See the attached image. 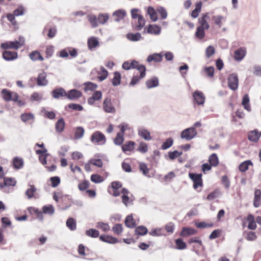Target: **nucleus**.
Segmentation results:
<instances>
[{
  "mask_svg": "<svg viewBox=\"0 0 261 261\" xmlns=\"http://www.w3.org/2000/svg\"><path fill=\"white\" fill-rule=\"evenodd\" d=\"M51 95L54 98L59 99L61 97L66 96V92L63 88H60L54 90Z\"/></svg>",
  "mask_w": 261,
  "mask_h": 261,
  "instance_id": "aec40b11",
  "label": "nucleus"
},
{
  "mask_svg": "<svg viewBox=\"0 0 261 261\" xmlns=\"http://www.w3.org/2000/svg\"><path fill=\"white\" fill-rule=\"evenodd\" d=\"M164 54L162 53L157 54L155 53L152 55L148 56L147 58V61L149 63L151 62H160L162 61Z\"/></svg>",
  "mask_w": 261,
  "mask_h": 261,
  "instance_id": "dca6fc26",
  "label": "nucleus"
},
{
  "mask_svg": "<svg viewBox=\"0 0 261 261\" xmlns=\"http://www.w3.org/2000/svg\"><path fill=\"white\" fill-rule=\"evenodd\" d=\"M175 243L177 249L183 250L187 248L186 243L180 238L175 240Z\"/></svg>",
  "mask_w": 261,
  "mask_h": 261,
  "instance_id": "a18cd8bd",
  "label": "nucleus"
},
{
  "mask_svg": "<svg viewBox=\"0 0 261 261\" xmlns=\"http://www.w3.org/2000/svg\"><path fill=\"white\" fill-rule=\"evenodd\" d=\"M13 163L14 168L19 169L23 165V161L21 159L16 157L13 159Z\"/></svg>",
  "mask_w": 261,
  "mask_h": 261,
  "instance_id": "4d7b16f0",
  "label": "nucleus"
},
{
  "mask_svg": "<svg viewBox=\"0 0 261 261\" xmlns=\"http://www.w3.org/2000/svg\"><path fill=\"white\" fill-rule=\"evenodd\" d=\"M139 166L140 171H141L144 175L149 176L148 175L149 169L145 163H141L139 164Z\"/></svg>",
  "mask_w": 261,
  "mask_h": 261,
  "instance_id": "de8ad7c7",
  "label": "nucleus"
},
{
  "mask_svg": "<svg viewBox=\"0 0 261 261\" xmlns=\"http://www.w3.org/2000/svg\"><path fill=\"white\" fill-rule=\"evenodd\" d=\"M1 96L6 101H16L19 97L18 94L14 92H12L7 89H4L1 91Z\"/></svg>",
  "mask_w": 261,
  "mask_h": 261,
  "instance_id": "39448f33",
  "label": "nucleus"
},
{
  "mask_svg": "<svg viewBox=\"0 0 261 261\" xmlns=\"http://www.w3.org/2000/svg\"><path fill=\"white\" fill-rule=\"evenodd\" d=\"M3 58L6 61H12L17 58V52L5 50L2 54Z\"/></svg>",
  "mask_w": 261,
  "mask_h": 261,
  "instance_id": "ddd939ff",
  "label": "nucleus"
},
{
  "mask_svg": "<svg viewBox=\"0 0 261 261\" xmlns=\"http://www.w3.org/2000/svg\"><path fill=\"white\" fill-rule=\"evenodd\" d=\"M213 20L214 21L215 23L220 28L222 25V21L224 20L225 18L222 16H214Z\"/></svg>",
  "mask_w": 261,
  "mask_h": 261,
  "instance_id": "052dcab7",
  "label": "nucleus"
},
{
  "mask_svg": "<svg viewBox=\"0 0 261 261\" xmlns=\"http://www.w3.org/2000/svg\"><path fill=\"white\" fill-rule=\"evenodd\" d=\"M136 64L133 65V69H136L141 74V77H144L146 75V67L145 66L140 64L138 61H136Z\"/></svg>",
  "mask_w": 261,
  "mask_h": 261,
  "instance_id": "5701e85b",
  "label": "nucleus"
},
{
  "mask_svg": "<svg viewBox=\"0 0 261 261\" xmlns=\"http://www.w3.org/2000/svg\"><path fill=\"white\" fill-rule=\"evenodd\" d=\"M125 15L126 12L124 10H118L113 14L114 20L116 21H119L123 19Z\"/></svg>",
  "mask_w": 261,
  "mask_h": 261,
  "instance_id": "4be33fe9",
  "label": "nucleus"
},
{
  "mask_svg": "<svg viewBox=\"0 0 261 261\" xmlns=\"http://www.w3.org/2000/svg\"><path fill=\"white\" fill-rule=\"evenodd\" d=\"M30 58L33 61L40 60L42 61L44 60L43 57L41 56L40 53L37 50L32 51L30 54Z\"/></svg>",
  "mask_w": 261,
  "mask_h": 261,
  "instance_id": "58836bf2",
  "label": "nucleus"
},
{
  "mask_svg": "<svg viewBox=\"0 0 261 261\" xmlns=\"http://www.w3.org/2000/svg\"><path fill=\"white\" fill-rule=\"evenodd\" d=\"M127 38L128 40L132 41H137L140 40L142 36L139 33H136L135 34L133 33H128L127 34Z\"/></svg>",
  "mask_w": 261,
  "mask_h": 261,
  "instance_id": "37998d69",
  "label": "nucleus"
},
{
  "mask_svg": "<svg viewBox=\"0 0 261 261\" xmlns=\"http://www.w3.org/2000/svg\"><path fill=\"white\" fill-rule=\"evenodd\" d=\"M146 85L149 89L156 87L159 85V80L156 77H152L150 79L147 80Z\"/></svg>",
  "mask_w": 261,
  "mask_h": 261,
  "instance_id": "2f4dec72",
  "label": "nucleus"
},
{
  "mask_svg": "<svg viewBox=\"0 0 261 261\" xmlns=\"http://www.w3.org/2000/svg\"><path fill=\"white\" fill-rule=\"evenodd\" d=\"M173 140L172 138H168L162 145V149H167L170 147L173 144Z\"/></svg>",
  "mask_w": 261,
  "mask_h": 261,
  "instance_id": "0e129e2a",
  "label": "nucleus"
},
{
  "mask_svg": "<svg viewBox=\"0 0 261 261\" xmlns=\"http://www.w3.org/2000/svg\"><path fill=\"white\" fill-rule=\"evenodd\" d=\"M103 180V177L98 174H92L91 176V180L94 183H100Z\"/></svg>",
  "mask_w": 261,
  "mask_h": 261,
  "instance_id": "bf43d9fd",
  "label": "nucleus"
},
{
  "mask_svg": "<svg viewBox=\"0 0 261 261\" xmlns=\"http://www.w3.org/2000/svg\"><path fill=\"white\" fill-rule=\"evenodd\" d=\"M136 143L132 141H127L122 145V151L126 153L127 151L131 152L134 150Z\"/></svg>",
  "mask_w": 261,
  "mask_h": 261,
  "instance_id": "412c9836",
  "label": "nucleus"
},
{
  "mask_svg": "<svg viewBox=\"0 0 261 261\" xmlns=\"http://www.w3.org/2000/svg\"><path fill=\"white\" fill-rule=\"evenodd\" d=\"M239 79L238 75L236 73L230 74L228 78V86L229 88L236 90L238 88Z\"/></svg>",
  "mask_w": 261,
  "mask_h": 261,
  "instance_id": "6e6552de",
  "label": "nucleus"
},
{
  "mask_svg": "<svg viewBox=\"0 0 261 261\" xmlns=\"http://www.w3.org/2000/svg\"><path fill=\"white\" fill-rule=\"evenodd\" d=\"M205 29L202 27H198L197 31L196 32V36L199 39H203L204 37L205 34L204 30Z\"/></svg>",
  "mask_w": 261,
  "mask_h": 261,
  "instance_id": "69168bd1",
  "label": "nucleus"
},
{
  "mask_svg": "<svg viewBox=\"0 0 261 261\" xmlns=\"http://www.w3.org/2000/svg\"><path fill=\"white\" fill-rule=\"evenodd\" d=\"M98 21L100 24L105 23L109 19V16L107 14H100L98 15Z\"/></svg>",
  "mask_w": 261,
  "mask_h": 261,
  "instance_id": "680f3d73",
  "label": "nucleus"
},
{
  "mask_svg": "<svg viewBox=\"0 0 261 261\" xmlns=\"http://www.w3.org/2000/svg\"><path fill=\"white\" fill-rule=\"evenodd\" d=\"M123 227L122 224H116L112 227V231L117 235L120 234L123 231Z\"/></svg>",
  "mask_w": 261,
  "mask_h": 261,
  "instance_id": "864d4df0",
  "label": "nucleus"
},
{
  "mask_svg": "<svg viewBox=\"0 0 261 261\" xmlns=\"http://www.w3.org/2000/svg\"><path fill=\"white\" fill-rule=\"evenodd\" d=\"M89 187V182L88 180H84L78 185V188L80 191H83L88 189Z\"/></svg>",
  "mask_w": 261,
  "mask_h": 261,
  "instance_id": "338daca9",
  "label": "nucleus"
},
{
  "mask_svg": "<svg viewBox=\"0 0 261 261\" xmlns=\"http://www.w3.org/2000/svg\"><path fill=\"white\" fill-rule=\"evenodd\" d=\"M197 230L191 227H182L181 231L180 232V236L182 237H188L192 235L195 234L197 233Z\"/></svg>",
  "mask_w": 261,
  "mask_h": 261,
  "instance_id": "f8f14e48",
  "label": "nucleus"
},
{
  "mask_svg": "<svg viewBox=\"0 0 261 261\" xmlns=\"http://www.w3.org/2000/svg\"><path fill=\"white\" fill-rule=\"evenodd\" d=\"M125 226L129 228H134L136 227V223L132 215L127 216L125 219Z\"/></svg>",
  "mask_w": 261,
  "mask_h": 261,
  "instance_id": "473e14b6",
  "label": "nucleus"
},
{
  "mask_svg": "<svg viewBox=\"0 0 261 261\" xmlns=\"http://www.w3.org/2000/svg\"><path fill=\"white\" fill-rule=\"evenodd\" d=\"M87 236L92 238H97L99 236V231L96 229H89L86 231Z\"/></svg>",
  "mask_w": 261,
  "mask_h": 261,
  "instance_id": "6e6d98bb",
  "label": "nucleus"
},
{
  "mask_svg": "<svg viewBox=\"0 0 261 261\" xmlns=\"http://www.w3.org/2000/svg\"><path fill=\"white\" fill-rule=\"evenodd\" d=\"M208 162L213 167L217 166L219 164V161L217 154L214 153L210 155Z\"/></svg>",
  "mask_w": 261,
  "mask_h": 261,
  "instance_id": "72a5a7b5",
  "label": "nucleus"
},
{
  "mask_svg": "<svg viewBox=\"0 0 261 261\" xmlns=\"http://www.w3.org/2000/svg\"><path fill=\"white\" fill-rule=\"evenodd\" d=\"M202 2L201 1L197 3L195 6V8L194 10H193L191 12V16L193 18H196L198 17L199 13L201 11V9L202 8Z\"/></svg>",
  "mask_w": 261,
  "mask_h": 261,
  "instance_id": "e433bc0d",
  "label": "nucleus"
},
{
  "mask_svg": "<svg viewBox=\"0 0 261 261\" xmlns=\"http://www.w3.org/2000/svg\"><path fill=\"white\" fill-rule=\"evenodd\" d=\"M136 60H132L124 62L122 64V68L125 70H129L133 68V65L136 64Z\"/></svg>",
  "mask_w": 261,
  "mask_h": 261,
  "instance_id": "5fc2aeb1",
  "label": "nucleus"
},
{
  "mask_svg": "<svg viewBox=\"0 0 261 261\" xmlns=\"http://www.w3.org/2000/svg\"><path fill=\"white\" fill-rule=\"evenodd\" d=\"M99 41L96 37H92L88 39L87 44L89 49L92 50L99 45Z\"/></svg>",
  "mask_w": 261,
  "mask_h": 261,
  "instance_id": "bb28decb",
  "label": "nucleus"
},
{
  "mask_svg": "<svg viewBox=\"0 0 261 261\" xmlns=\"http://www.w3.org/2000/svg\"><path fill=\"white\" fill-rule=\"evenodd\" d=\"M24 45V39L22 37H19V41H7L2 43L1 44V48L3 49L7 50L9 49H13L17 50L21 46Z\"/></svg>",
  "mask_w": 261,
  "mask_h": 261,
  "instance_id": "f257e3e1",
  "label": "nucleus"
},
{
  "mask_svg": "<svg viewBox=\"0 0 261 261\" xmlns=\"http://www.w3.org/2000/svg\"><path fill=\"white\" fill-rule=\"evenodd\" d=\"M246 54V49L244 47H240L234 51V58L236 61H240L244 58Z\"/></svg>",
  "mask_w": 261,
  "mask_h": 261,
  "instance_id": "2eb2a0df",
  "label": "nucleus"
},
{
  "mask_svg": "<svg viewBox=\"0 0 261 261\" xmlns=\"http://www.w3.org/2000/svg\"><path fill=\"white\" fill-rule=\"evenodd\" d=\"M42 211L43 214L53 215L54 213V207L51 205H45L42 207Z\"/></svg>",
  "mask_w": 261,
  "mask_h": 261,
  "instance_id": "09e8293b",
  "label": "nucleus"
},
{
  "mask_svg": "<svg viewBox=\"0 0 261 261\" xmlns=\"http://www.w3.org/2000/svg\"><path fill=\"white\" fill-rule=\"evenodd\" d=\"M208 19L209 17L208 16L207 13L203 14L202 17L199 19V22L201 24L200 26L199 27H202L203 28H204L206 30L208 29L210 26L207 22V19Z\"/></svg>",
  "mask_w": 261,
  "mask_h": 261,
  "instance_id": "c756f323",
  "label": "nucleus"
},
{
  "mask_svg": "<svg viewBox=\"0 0 261 261\" xmlns=\"http://www.w3.org/2000/svg\"><path fill=\"white\" fill-rule=\"evenodd\" d=\"M189 177L193 182V188L198 192L201 191V189L198 190V188H201L203 186L202 174L190 172L189 173Z\"/></svg>",
  "mask_w": 261,
  "mask_h": 261,
  "instance_id": "7ed1b4c3",
  "label": "nucleus"
},
{
  "mask_svg": "<svg viewBox=\"0 0 261 261\" xmlns=\"http://www.w3.org/2000/svg\"><path fill=\"white\" fill-rule=\"evenodd\" d=\"M88 19L90 22L92 28H96L98 25V21L97 18L93 15H89Z\"/></svg>",
  "mask_w": 261,
  "mask_h": 261,
  "instance_id": "49530a36",
  "label": "nucleus"
},
{
  "mask_svg": "<svg viewBox=\"0 0 261 261\" xmlns=\"http://www.w3.org/2000/svg\"><path fill=\"white\" fill-rule=\"evenodd\" d=\"M121 74L118 71H115L114 73V77L112 79V85L114 86L119 85L121 83Z\"/></svg>",
  "mask_w": 261,
  "mask_h": 261,
  "instance_id": "f704fd0d",
  "label": "nucleus"
},
{
  "mask_svg": "<svg viewBox=\"0 0 261 261\" xmlns=\"http://www.w3.org/2000/svg\"><path fill=\"white\" fill-rule=\"evenodd\" d=\"M99 74H100V75L98 77V79L100 81H102L107 77L108 72L104 67H101Z\"/></svg>",
  "mask_w": 261,
  "mask_h": 261,
  "instance_id": "603ef678",
  "label": "nucleus"
},
{
  "mask_svg": "<svg viewBox=\"0 0 261 261\" xmlns=\"http://www.w3.org/2000/svg\"><path fill=\"white\" fill-rule=\"evenodd\" d=\"M260 136L261 132H259L257 129H255L248 133V139L251 142H256L258 141Z\"/></svg>",
  "mask_w": 261,
  "mask_h": 261,
  "instance_id": "9b49d317",
  "label": "nucleus"
},
{
  "mask_svg": "<svg viewBox=\"0 0 261 261\" xmlns=\"http://www.w3.org/2000/svg\"><path fill=\"white\" fill-rule=\"evenodd\" d=\"M82 95L81 92L75 89L71 90L66 93V97L71 100L77 99L81 97Z\"/></svg>",
  "mask_w": 261,
  "mask_h": 261,
  "instance_id": "a211bd4d",
  "label": "nucleus"
},
{
  "mask_svg": "<svg viewBox=\"0 0 261 261\" xmlns=\"http://www.w3.org/2000/svg\"><path fill=\"white\" fill-rule=\"evenodd\" d=\"M249 101L250 99L248 95L247 94H244L243 97L242 105L243 106L244 109L248 112L251 110Z\"/></svg>",
  "mask_w": 261,
  "mask_h": 261,
  "instance_id": "7c9ffc66",
  "label": "nucleus"
},
{
  "mask_svg": "<svg viewBox=\"0 0 261 261\" xmlns=\"http://www.w3.org/2000/svg\"><path fill=\"white\" fill-rule=\"evenodd\" d=\"M133 28L136 31H140L144 27L145 20L143 16H140L137 20H135L133 23Z\"/></svg>",
  "mask_w": 261,
  "mask_h": 261,
  "instance_id": "4468645a",
  "label": "nucleus"
},
{
  "mask_svg": "<svg viewBox=\"0 0 261 261\" xmlns=\"http://www.w3.org/2000/svg\"><path fill=\"white\" fill-rule=\"evenodd\" d=\"M114 143L118 145H121L124 141L123 135L122 133H117L116 138L114 139Z\"/></svg>",
  "mask_w": 261,
  "mask_h": 261,
  "instance_id": "13d9d810",
  "label": "nucleus"
},
{
  "mask_svg": "<svg viewBox=\"0 0 261 261\" xmlns=\"http://www.w3.org/2000/svg\"><path fill=\"white\" fill-rule=\"evenodd\" d=\"M21 120L24 122H29L30 121H33L34 119V115L30 113H23L20 116Z\"/></svg>",
  "mask_w": 261,
  "mask_h": 261,
  "instance_id": "c9c22d12",
  "label": "nucleus"
},
{
  "mask_svg": "<svg viewBox=\"0 0 261 261\" xmlns=\"http://www.w3.org/2000/svg\"><path fill=\"white\" fill-rule=\"evenodd\" d=\"M215 53V49L212 46H209L205 50V55L207 58H210Z\"/></svg>",
  "mask_w": 261,
  "mask_h": 261,
  "instance_id": "774afa93",
  "label": "nucleus"
},
{
  "mask_svg": "<svg viewBox=\"0 0 261 261\" xmlns=\"http://www.w3.org/2000/svg\"><path fill=\"white\" fill-rule=\"evenodd\" d=\"M84 129L82 127H77L76 128L74 138L76 139H79L83 137L84 134Z\"/></svg>",
  "mask_w": 261,
  "mask_h": 261,
  "instance_id": "3c124183",
  "label": "nucleus"
},
{
  "mask_svg": "<svg viewBox=\"0 0 261 261\" xmlns=\"http://www.w3.org/2000/svg\"><path fill=\"white\" fill-rule=\"evenodd\" d=\"M197 132L194 127H189L184 129L181 133L182 139L189 141L192 140L196 135Z\"/></svg>",
  "mask_w": 261,
  "mask_h": 261,
  "instance_id": "423d86ee",
  "label": "nucleus"
},
{
  "mask_svg": "<svg viewBox=\"0 0 261 261\" xmlns=\"http://www.w3.org/2000/svg\"><path fill=\"white\" fill-rule=\"evenodd\" d=\"M16 180L11 177H5L4 182H0V189L2 190L4 187L14 186L16 185Z\"/></svg>",
  "mask_w": 261,
  "mask_h": 261,
  "instance_id": "f3484780",
  "label": "nucleus"
},
{
  "mask_svg": "<svg viewBox=\"0 0 261 261\" xmlns=\"http://www.w3.org/2000/svg\"><path fill=\"white\" fill-rule=\"evenodd\" d=\"M91 141L95 145H103L106 142V138L102 133L96 131L92 135Z\"/></svg>",
  "mask_w": 261,
  "mask_h": 261,
  "instance_id": "20e7f679",
  "label": "nucleus"
},
{
  "mask_svg": "<svg viewBox=\"0 0 261 261\" xmlns=\"http://www.w3.org/2000/svg\"><path fill=\"white\" fill-rule=\"evenodd\" d=\"M46 74L44 72L39 74L37 78V83L38 86H45L47 84L48 82L46 79Z\"/></svg>",
  "mask_w": 261,
  "mask_h": 261,
  "instance_id": "b1692460",
  "label": "nucleus"
},
{
  "mask_svg": "<svg viewBox=\"0 0 261 261\" xmlns=\"http://www.w3.org/2000/svg\"><path fill=\"white\" fill-rule=\"evenodd\" d=\"M36 191L37 189L34 185H30V188L25 192V195L28 199L36 198L37 197L35 195Z\"/></svg>",
  "mask_w": 261,
  "mask_h": 261,
  "instance_id": "cd10ccee",
  "label": "nucleus"
},
{
  "mask_svg": "<svg viewBox=\"0 0 261 261\" xmlns=\"http://www.w3.org/2000/svg\"><path fill=\"white\" fill-rule=\"evenodd\" d=\"M65 122L64 119L62 118L58 120L56 123V130L58 133H61L63 131L65 128Z\"/></svg>",
  "mask_w": 261,
  "mask_h": 261,
  "instance_id": "4c0bfd02",
  "label": "nucleus"
},
{
  "mask_svg": "<svg viewBox=\"0 0 261 261\" xmlns=\"http://www.w3.org/2000/svg\"><path fill=\"white\" fill-rule=\"evenodd\" d=\"M67 227L71 230H75L76 228L75 220L72 218H69L66 221Z\"/></svg>",
  "mask_w": 261,
  "mask_h": 261,
  "instance_id": "ea45409f",
  "label": "nucleus"
},
{
  "mask_svg": "<svg viewBox=\"0 0 261 261\" xmlns=\"http://www.w3.org/2000/svg\"><path fill=\"white\" fill-rule=\"evenodd\" d=\"M99 239L102 242L110 244H115L118 242L116 238L108 235H101Z\"/></svg>",
  "mask_w": 261,
  "mask_h": 261,
  "instance_id": "393cba45",
  "label": "nucleus"
},
{
  "mask_svg": "<svg viewBox=\"0 0 261 261\" xmlns=\"http://www.w3.org/2000/svg\"><path fill=\"white\" fill-rule=\"evenodd\" d=\"M54 53V47L52 45H48L46 47L45 55L46 58H48L51 57Z\"/></svg>",
  "mask_w": 261,
  "mask_h": 261,
  "instance_id": "e2e57ef3",
  "label": "nucleus"
},
{
  "mask_svg": "<svg viewBox=\"0 0 261 261\" xmlns=\"http://www.w3.org/2000/svg\"><path fill=\"white\" fill-rule=\"evenodd\" d=\"M252 163L251 161L247 160L242 162L239 166V170L244 172L246 171L248 169V167L249 165H252Z\"/></svg>",
  "mask_w": 261,
  "mask_h": 261,
  "instance_id": "79ce46f5",
  "label": "nucleus"
},
{
  "mask_svg": "<svg viewBox=\"0 0 261 261\" xmlns=\"http://www.w3.org/2000/svg\"><path fill=\"white\" fill-rule=\"evenodd\" d=\"M146 33L150 34L159 35L161 33V28L155 24H149L144 29L143 33Z\"/></svg>",
  "mask_w": 261,
  "mask_h": 261,
  "instance_id": "1a4fd4ad",
  "label": "nucleus"
},
{
  "mask_svg": "<svg viewBox=\"0 0 261 261\" xmlns=\"http://www.w3.org/2000/svg\"><path fill=\"white\" fill-rule=\"evenodd\" d=\"M102 107L104 111L108 113H115L116 109L112 103L111 99L109 97L106 98L103 102Z\"/></svg>",
  "mask_w": 261,
  "mask_h": 261,
  "instance_id": "0eeeda50",
  "label": "nucleus"
},
{
  "mask_svg": "<svg viewBox=\"0 0 261 261\" xmlns=\"http://www.w3.org/2000/svg\"><path fill=\"white\" fill-rule=\"evenodd\" d=\"M148 14L150 16V19L153 21H155L158 19L156 13L153 8L149 7L147 10Z\"/></svg>",
  "mask_w": 261,
  "mask_h": 261,
  "instance_id": "c03bdc74",
  "label": "nucleus"
},
{
  "mask_svg": "<svg viewBox=\"0 0 261 261\" xmlns=\"http://www.w3.org/2000/svg\"><path fill=\"white\" fill-rule=\"evenodd\" d=\"M138 135L146 141H150L152 139L149 132L144 128L140 129L138 130Z\"/></svg>",
  "mask_w": 261,
  "mask_h": 261,
  "instance_id": "c85d7f7f",
  "label": "nucleus"
},
{
  "mask_svg": "<svg viewBox=\"0 0 261 261\" xmlns=\"http://www.w3.org/2000/svg\"><path fill=\"white\" fill-rule=\"evenodd\" d=\"M148 149L147 144L142 141L139 143V146L138 147V151L142 153H145L147 152Z\"/></svg>",
  "mask_w": 261,
  "mask_h": 261,
  "instance_id": "8fccbe9b",
  "label": "nucleus"
},
{
  "mask_svg": "<svg viewBox=\"0 0 261 261\" xmlns=\"http://www.w3.org/2000/svg\"><path fill=\"white\" fill-rule=\"evenodd\" d=\"M102 97V93L100 91H96L94 92L92 96L88 99V103L92 105L94 103L96 100H99Z\"/></svg>",
  "mask_w": 261,
  "mask_h": 261,
  "instance_id": "6ab92c4d",
  "label": "nucleus"
},
{
  "mask_svg": "<svg viewBox=\"0 0 261 261\" xmlns=\"http://www.w3.org/2000/svg\"><path fill=\"white\" fill-rule=\"evenodd\" d=\"M193 96L195 102L198 105H201L204 103L205 96L202 92L196 90L193 93Z\"/></svg>",
  "mask_w": 261,
  "mask_h": 261,
  "instance_id": "9d476101",
  "label": "nucleus"
},
{
  "mask_svg": "<svg viewBox=\"0 0 261 261\" xmlns=\"http://www.w3.org/2000/svg\"><path fill=\"white\" fill-rule=\"evenodd\" d=\"M147 228L143 226H139L135 230V234L138 236H144L147 234Z\"/></svg>",
  "mask_w": 261,
  "mask_h": 261,
  "instance_id": "a19ab883",
  "label": "nucleus"
},
{
  "mask_svg": "<svg viewBox=\"0 0 261 261\" xmlns=\"http://www.w3.org/2000/svg\"><path fill=\"white\" fill-rule=\"evenodd\" d=\"M247 221L248 222V229L255 230L256 228V224L254 220V217L252 214H249L247 216Z\"/></svg>",
  "mask_w": 261,
  "mask_h": 261,
  "instance_id": "a878e982",
  "label": "nucleus"
},
{
  "mask_svg": "<svg viewBox=\"0 0 261 261\" xmlns=\"http://www.w3.org/2000/svg\"><path fill=\"white\" fill-rule=\"evenodd\" d=\"M53 199L56 202H61L63 205H66L65 208L68 207L71 205L72 200L69 196L63 195L61 192L54 193L53 194Z\"/></svg>",
  "mask_w": 261,
  "mask_h": 261,
  "instance_id": "f03ea898",
  "label": "nucleus"
}]
</instances>
